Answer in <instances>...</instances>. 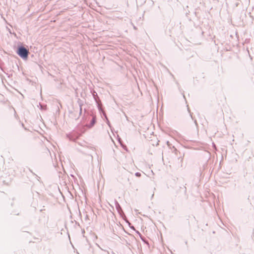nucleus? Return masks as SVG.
I'll return each mask as SVG.
<instances>
[{
	"label": "nucleus",
	"mask_w": 254,
	"mask_h": 254,
	"mask_svg": "<svg viewBox=\"0 0 254 254\" xmlns=\"http://www.w3.org/2000/svg\"><path fill=\"white\" fill-rule=\"evenodd\" d=\"M28 51L24 47L19 48L17 54L23 59H27L28 55Z\"/></svg>",
	"instance_id": "obj_1"
},
{
	"label": "nucleus",
	"mask_w": 254,
	"mask_h": 254,
	"mask_svg": "<svg viewBox=\"0 0 254 254\" xmlns=\"http://www.w3.org/2000/svg\"><path fill=\"white\" fill-rule=\"evenodd\" d=\"M81 113H82V108L80 107V112H79V116H78L77 117V118H75V119L78 118L79 116L81 115Z\"/></svg>",
	"instance_id": "obj_2"
},
{
	"label": "nucleus",
	"mask_w": 254,
	"mask_h": 254,
	"mask_svg": "<svg viewBox=\"0 0 254 254\" xmlns=\"http://www.w3.org/2000/svg\"><path fill=\"white\" fill-rule=\"evenodd\" d=\"M135 175H136V176H137V177H140V173H136L135 174Z\"/></svg>",
	"instance_id": "obj_3"
}]
</instances>
